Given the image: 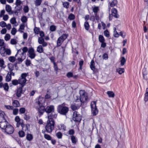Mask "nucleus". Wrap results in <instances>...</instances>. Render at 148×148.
Segmentation results:
<instances>
[{
  "label": "nucleus",
  "mask_w": 148,
  "mask_h": 148,
  "mask_svg": "<svg viewBox=\"0 0 148 148\" xmlns=\"http://www.w3.org/2000/svg\"><path fill=\"white\" fill-rule=\"evenodd\" d=\"M54 110V106L53 105L47 106L45 108V112L48 114L51 113L48 115V119H56L57 118V115L55 113Z\"/></svg>",
  "instance_id": "obj_1"
},
{
  "label": "nucleus",
  "mask_w": 148,
  "mask_h": 148,
  "mask_svg": "<svg viewBox=\"0 0 148 148\" xmlns=\"http://www.w3.org/2000/svg\"><path fill=\"white\" fill-rule=\"evenodd\" d=\"M55 121L54 119H48L47 121V124L45 126V129L47 132L49 133L52 132L54 128Z\"/></svg>",
  "instance_id": "obj_2"
},
{
  "label": "nucleus",
  "mask_w": 148,
  "mask_h": 148,
  "mask_svg": "<svg viewBox=\"0 0 148 148\" xmlns=\"http://www.w3.org/2000/svg\"><path fill=\"white\" fill-rule=\"evenodd\" d=\"M97 101H92L90 103L92 113L93 116L97 115L98 112V110L96 106Z\"/></svg>",
  "instance_id": "obj_3"
},
{
  "label": "nucleus",
  "mask_w": 148,
  "mask_h": 148,
  "mask_svg": "<svg viewBox=\"0 0 148 148\" xmlns=\"http://www.w3.org/2000/svg\"><path fill=\"white\" fill-rule=\"evenodd\" d=\"M27 76L26 73H23L18 81L16 80H12V83H25L27 81L25 77Z\"/></svg>",
  "instance_id": "obj_4"
},
{
  "label": "nucleus",
  "mask_w": 148,
  "mask_h": 148,
  "mask_svg": "<svg viewBox=\"0 0 148 148\" xmlns=\"http://www.w3.org/2000/svg\"><path fill=\"white\" fill-rule=\"evenodd\" d=\"M2 130H4V132L7 134H11L13 133L14 131V128L13 126L8 123V125H6V127L5 128H1Z\"/></svg>",
  "instance_id": "obj_5"
},
{
  "label": "nucleus",
  "mask_w": 148,
  "mask_h": 148,
  "mask_svg": "<svg viewBox=\"0 0 148 148\" xmlns=\"http://www.w3.org/2000/svg\"><path fill=\"white\" fill-rule=\"evenodd\" d=\"M73 120L75 122H80L82 120V116L76 111H75L73 114Z\"/></svg>",
  "instance_id": "obj_6"
},
{
  "label": "nucleus",
  "mask_w": 148,
  "mask_h": 148,
  "mask_svg": "<svg viewBox=\"0 0 148 148\" xmlns=\"http://www.w3.org/2000/svg\"><path fill=\"white\" fill-rule=\"evenodd\" d=\"M57 111L60 114L65 115V103L58 106Z\"/></svg>",
  "instance_id": "obj_7"
},
{
  "label": "nucleus",
  "mask_w": 148,
  "mask_h": 148,
  "mask_svg": "<svg viewBox=\"0 0 148 148\" xmlns=\"http://www.w3.org/2000/svg\"><path fill=\"white\" fill-rule=\"evenodd\" d=\"M20 86L17 88L16 96L18 97H20L21 94L23 93V88L26 84H20Z\"/></svg>",
  "instance_id": "obj_8"
},
{
  "label": "nucleus",
  "mask_w": 148,
  "mask_h": 148,
  "mask_svg": "<svg viewBox=\"0 0 148 148\" xmlns=\"http://www.w3.org/2000/svg\"><path fill=\"white\" fill-rule=\"evenodd\" d=\"M28 53L27 55L31 59L34 58L36 56L34 49L32 47L29 48L28 51Z\"/></svg>",
  "instance_id": "obj_9"
},
{
  "label": "nucleus",
  "mask_w": 148,
  "mask_h": 148,
  "mask_svg": "<svg viewBox=\"0 0 148 148\" xmlns=\"http://www.w3.org/2000/svg\"><path fill=\"white\" fill-rule=\"evenodd\" d=\"M65 36V34H63L62 36H60L58 39L57 41V46H60L61 45L62 42L64 40V37Z\"/></svg>",
  "instance_id": "obj_10"
},
{
  "label": "nucleus",
  "mask_w": 148,
  "mask_h": 148,
  "mask_svg": "<svg viewBox=\"0 0 148 148\" xmlns=\"http://www.w3.org/2000/svg\"><path fill=\"white\" fill-rule=\"evenodd\" d=\"M39 114L40 115H42L44 112H45V108L43 106L41 105L38 108Z\"/></svg>",
  "instance_id": "obj_11"
},
{
  "label": "nucleus",
  "mask_w": 148,
  "mask_h": 148,
  "mask_svg": "<svg viewBox=\"0 0 148 148\" xmlns=\"http://www.w3.org/2000/svg\"><path fill=\"white\" fill-rule=\"evenodd\" d=\"M112 15L116 18L119 17V15L117 13V10L116 8H113L112 9Z\"/></svg>",
  "instance_id": "obj_12"
},
{
  "label": "nucleus",
  "mask_w": 148,
  "mask_h": 148,
  "mask_svg": "<svg viewBox=\"0 0 148 148\" xmlns=\"http://www.w3.org/2000/svg\"><path fill=\"white\" fill-rule=\"evenodd\" d=\"M15 8L16 9V10L14 12V13L15 14L18 15V12L22 10V7L21 5L16 6Z\"/></svg>",
  "instance_id": "obj_13"
},
{
  "label": "nucleus",
  "mask_w": 148,
  "mask_h": 148,
  "mask_svg": "<svg viewBox=\"0 0 148 148\" xmlns=\"http://www.w3.org/2000/svg\"><path fill=\"white\" fill-rule=\"evenodd\" d=\"M3 87L5 90L7 91H8L9 89L8 84H0V88Z\"/></svg>",
  "instance_id": "obj_14"
},
{
  "label": "nucleus",
  "mask_w": 148,
  "mask_h": 148,
  "mask_svg": "<svg viewBox=\"0 0 148 148\" xmlns=\"http://www.w3.org/2000/svg\"><path fill=\"white\" fill-rule=\"evenodd\" d=\"M23 52H22V54L23 55V59L25 58H26V53L28 51V49L27 47H24L22 49Z\"/></svg>",
  "instance_id": "obj_15"
},
{
  "label": "nucleus",
  "mask_w": 148,
  "mask_h": 148,
  "mask_svg": "<svg viewBox=\"0 0 148 148\" xmlns=\"http://www.w3.org/2000/svg\"><path fill=\"white\" fill-rule=\"evenodd\" d=\"M70 139L72 143L74 144H75L77 141V137L74 136H70Z\"/></svg>",
  "instance_id": "obj_16"
},
{
  "label": "nucleus",
  "mask_w": 148,
  "mask_h": 148,
  "mask_svg": "<svg viewBox=\"0 0 148 148\" xmlns=\"http://www.w3.org/2000/svg\"><path fill=\"white\" fill-rule=\"evenodd\" d=\"M88 97L87 95H85L79 97V100L81 103L85 102L87 100Z\"/></svg>",
  "instance_id": "obj_17"
},
{
  "label": "nucleus",
  "mask_w": 148,
  "mask_h": 148,
  "mask_svg": "<svg viewBox=\"0 0 148 148\" xmlns=\"http://www.w3.org/2000/svg\"><path fill=\"white\" fill-rule=\"evenodd\" d=\"M12 105L15 108L19 107L20 106V103L17 100H14L12 103Z\"/></svg>",
  "instance_id": "obj_18"
},
{
  "label": "nucleus",
  "mask_w": 148,
  "mask_h": 148,
  "mask_svg": "<svg viewBox=\"0 0 148 148\" xmlns=\"http://www.w3.org/2000/svg\"><path fill=\"white\" fill-rule=\"evenodd\" d=\"M33 138V135L31 134L27 133L26 135V139L29 141H31L32 140Z\"/></svg>",
  "instance_id": "obj_19"
},
{
  "label": "nucleus",
  "mask_w": 148,
  "mask_h": 148,
  "mask_svg": "<svg viewBox=\"0 0 148 148\" xmlns=\"http://www.w3.org/2000/svg\"><path fill=\"white\" fill-rule=\"evenodd\" d=\"M18 134L20 137L23 138L25 136V134L24 130H21L18 131Z\"/></svg>",
  "instance_id": "obj_20"
},
{
  "label": "nucleus",
  "mask_w": 148,
  "mask_h": 148,
  "mask_svg": "<svg viewBox=\"0 0 148 148\" xmlns=\"http://www.w3.org/2000/svg\"><path fill=\"white\" fill-rule=\"evenodd\" d=\"M146 91L144 98V100L145 102L148 101V87L146 89Z\"/></svg>",
  "instance_id": "obj_21"
},
{
  "label": "nucleus",
  "mask_w": 148,
  "mask_h": 148,
  "mask_svg": "<svg viewBox=\"0 0 148 148\" xmlns=\"http://www.w3.org/2000/svg\"><path fill=\"white\" fill-rule=\"evenodd\" d=\"M8 123H6V122L3 121L2 123H0V124H1V126L0 128L1 129V128L3 129L5 128V127H6V125L7 124V125H8Z\"/></svg>",
  "instance_id": "obj_22"
},
{
  "label": "nucleus",
  "mask_w": 148,
  "mask_h": 148,
  "mask_svg": "<svg viewBox=\"0 0 148 148\" xmlns=\"http://www.w3.org/2000/svg\"><path fill=\"white\" fill-rule=\"evenodd\" d=\"M107 93L110 97L113 98L115 96L114 93L112 91H108L107 92Z\"/></svg>",
  "instance_id": "obj_23"
},
{
  "label": "nucleus",
  "mask_w": 148,
  "mask_h": 148,
  "mask_svg": "<svg viewBox=\"0 0 148 148\" xmlns=\"http://www.w3.org/2000/svg\"><path fill=\"white\" fill-rule=\"evenodd\" d=\"M90 67L92 70L93 71L95 70V62L93 60H92L90 62Z\"/></svg>",
  "instance_id": "obj_24"
},
{
  "label": "nucleus",
  "mask_w": 148,
  "mask_h": 148,
  "mask_svg": "<svg viewBox=\"0 0 148 148\" xmlns=\"http://www.w3.org/2000/svg\"><path fill=\"white\" fill-rule=\"evenodd\" d=\"M23 55L22 54V53L20 54V56L17 58L18 61L20 63L22 62V61L25 58L23 59Z\"/></svg>",
  "instance_id": "obj_25"
},
{
  "label": "nucleus",
  "mask_w": 148,
  "mask_h": 148,
  "mask_svg": "<svg viewBox=\"0 0 148 148\" xmlns=\"http://www.w3.org/2000/svg\"><path fill=\"white\" fill-rule=\"evenodd\" d=\"M37 51L39 53H42L43 51L42 45H40L37 48Z\"/></svg>",
  "instance_id": "obj_26"
},
{
  "label": "nucleus",
  "mask_w": 148,
  "mask_h": 148,
  "mask_svg": "<svg viewBox=\"0 0 148 148\" xmlns=\"http://www.w3.org/2000/svg\"><path fill=\"white\" fill-rule=\"evenodd\" d=\"M0 67L2 69H4L5 67V65L4 64V61L3 59L0 60Z\"/></svg>",
  "instance_id": "obj_27"
},
{
  "label": "nucleus",
  "mask_w": 148,
  "mask_h": 148,
  "mask_svg": "<svg viewBox=\"0 0 148 148\" xmlns=\"http://www.w3.org/2000/svg\"><path fill=\"white\" fill-rule=\"evenodd\" d=\"M116 71L120 74H121L124 71V69L123 68H118L116 69Z\"/></svg>",
  "instance_id": "obj_28"
},
{
  "label": "nucleus",
  "mask_w": 148,
  "mask_h": 148,
  "mask_svg": "<svg viewBox=\"0 0 148 148\" xmlns=\"http://www.w3.org/2000/svg\"><path fill=\"white\" fill-rule=\"evenodd\" d=\"M11 79V76L10 74L8 73L5 77V81L6 82H9Z\"/></svg>",
  "instance_id": "obj_29"
},
{
  "label": "nucleus",
  "mask_w": 148,
  "mask_h": 148,
  "mask_svg": "<svg viewBox=\"0 0 148 148\" xmlns=\"http://www.w3.org/2000/svg\"><path fill=\"white\" fill-rule=\"evenodd\" d=\"M126 61V59L124 57H121V59L120 61L121 65V66H123L124 65Z\"/></svg>",
  "instance_id": "obj_30"
},
{
  "label": "nucleus",
  "mask_w": 148,
  "mask_h": 148,
  "mask_svg": "<svg viewBox=\"0 0 148 148\" xmlns=\"http://www.w3.org/2000/svg\"><path fill=\"white\" fill-rule=\"evenodd\" d=\"M75 131L74 129H71L69 130L68 132L67 133L69 134L71 136H74L73 135L75 134Z\"/></svg>",
  "instance_id": "obj_31"
},
{
  "label": "nucleus",
  "mask_w": 148,
  "mask_h": 148,
  "mask_svg": "<svg viewBox=\"0 0 148 148\" xmlns=\"http://www.w3.org/2000/svg\"><path fill=\"white\" fill-rule=\"evenodd\" d=\"M117 1L116 0H113L110 3V5L111 7H113L117 4Z\"/></svg>",
  "instance_id": "obj_32"
},
{
  "label": "nucleus",
  "mask_w": 148,
  "mask_h": 148,
  "mask_svg": "<svg viewBox=\"0 0 148 148\" xmlns=\"http://www.w3.org/2000/svg\"><path fill=\"white\" fill-rule=\"evenodd\" d=\"M5 10L8 12H10L12 10L11 7L9 5L5 6Z\"/></svg>",
  "instance_id": "obj_33"
},
{
  "label": "nucleus",
  "mask_w": 148,
  "mask_h": 148,
  "mask_svg": "<svg viewBox=\"0 0 148 148\" xmlns=\"http://www.w3.org/2000/svg\"><path fill=\"white\" fill-rule=\"evenodd\" d=\"M44 137L45 139L48 140H51L52 139V137L51 136L48 134H44Z\"/></svg>",
  "instance_id": "obj_34"
},
{
  "label": "nucleus",
  "mask_w": 148,
  "mask_h": 148,
  "mask_svg": "<svg viewBox=\"0 0 148 148\" xmlns=\"http://www.w3.org/2000/svg\"><path fill=\"white\" fill-rule=\"evenodd\" d=\"M75 17V15L71 13L69 15L68 17V19L70 20H72L74 19Z\"/></svg>",
  "instance_id": "obj_35"
},
{
  "label": "nucleus",
  "mask_w": 148,
  "mask_h": 148,
  "mask_svg": "<svg viewBox=\"0 0 148 148\" xmlns=\"http://www.w3.org/2000/svg\"><path fill=\"white\" fill-rule=\"evenodd\" d=\"M99 40L100 42H103L105 41V39L103 36L101 35H99Z\"/></svg>",
  "instance_id": "obj_36"
},
{
  "label": "nucleus",
  "mask_w": 148,
  "mask_h": 148,
  "mask_svg": "<svg viewBox=\"0 0 148 148\" xmlns=\"http://www.w3.org/2000/svg\"><path fill=\"white\" fill-rule=\"evenodd\" d=\"M21 21L23 23H25L27 22V19L26 16H23L21 19Z\"/></svg>",
  "instance_id": "obj_37"
},
{
  "label": "nucleus",
  "mask_w": 148,
  "mask_h": 148,
  "mask_svg": "<svg viewBox=\"0 0 148 148\" xmlns=\"http://www.w3.org/2000/svg\"><path fill=\"white\" fill-rule=\"evenodd\" d=\"M8 68L10 71H12L14 69V66L12 63H9L8 65Z\"/></svg>",
  "instance_id": "obj_38"
},
{
  "label": "nucleus",
  "mask_w": 148,
  "mask_h": 148,
  "mask_svg": "<svg viewBox=\"0 0 148 148\" xmlns=\"http://www.w3.org/2000/svg\"><path fill=\"white\" fill-rule=\"evenodd\" d=\"M19 111L20 114H23L25 112L26 109L25 108L22 107L20 108Z\"/></svg>",
  "instance_id": "obj_39"
},
{
  "label": "nucleus",
  "mask_w": 148,
  "mask_h": 148,
  "mask_svg": "<svg viewBox=\"0 0 148 148\" xmlns=\"http://www.w3.org/2000/svg\"><path fill=\"white\" fill-rule=\"evenodd\" d=\"M4 50H5L4 52H5L6 54L8 55H10L11 53V51L10 49L4 48Z\"/></svg>",
  "instance_id": "obj_40"
},
{
  "label": "nucleus",
  "mask_w": 148,
  "mask_h": 148,
  "mask_svg": "<svg viewBox=\"0 0 148 148\" xmlns=\"http://www.w3.org/2000/svg\"><path fill=\"white\" fill-rule=\"evenodd\" d=\"M42 2V0H36L35 1V5L36 6L40 5Z\"/></svg>",
  "instance_id": "obj_41"
},
{
  "label": "nucleus",
  "mask_w": 148,
  "mask_h": 148,
  "mask_svg": "<svg viewBox=\"0 0 148 148\" xmlns=\"http://www.w3.org/2000/svg\"><path fill=\"white\" fill-rule=\"evenodd\" d=\"M34 33L37 34H38L40 32V29L39 28L35 27L34 29Z\"/></svg>",
  "instance_id": "obj_42"
},
{
  "label": "nucleus",
  "mask_w": 148,
  "mask_h": 148,
  "mask_svg": "<svg viewBox=\"0 0 148 148\" xmlns=\"http://www.w3.org/2000/svg\"><path fill=\"white\" fill-rule=\"evenodd\" d=\"M84 26L85 27V29L88 30L89 29V25L87 21H86L84 24Z\"/></svg>",
  "instance_id": "obj_43"
},
{
  "label": "nucleus",
  "mask_w": 148,
  "mask_h": 148,
  "mask_svg": "<svg viewBox=\"0 0 148 148\" xmlns=\"http://www.w3.org/2000/svg\"><path fill=\"white\" fill-rule=\"evenodd\" d=\"M25 27V26L23 24H21L20 26V27L19 29V32H20L21 33L23 32V31H22L20 29L24 30V29Z\"/></svg>",
  "instance_id": "obj_44"
},
{
  "label": "nucleus",
  "mask_w": 148,
  "mask_h": 148,
  "mask_svg": "<svg viewBox=\"0 0 148 148\" xmlns=\"http://www.w3.org/2000/svg\"><path fill=\"white\" fill-rule=\"evenodd\" d=\"M44 40L43 38L39 37L38 38V42L39 44H42L44 42Z\"/></svg>",
  "instance_id": "obj_45"
},
{
  "label": "nucleus",
  "mask_w": 148,
  "mask_h": 148,
  "mask_svg": "<svg viewBox=\"0 0 148 148\" xmlns=\"http://www.w3.org/2000/svg\"><path fill=\"white\" fill-rule=\"evenodd\" d=\"M13 114L14 115H17L18 112V109L17 108L13 109Z\"/></svg>",
  "instance_id": "obj_46"
},
{
  "label": "nucleus",
  "mask_w": 148,
  "mask_h": 148,
  "mask_svg": "<svg viewBox=\"0 0 148 148\" xmlns=\"http://www.w3.org/2000/svg\"><path fill=\"white\" fill-rule=\"evenodd\" d=\"M56 135L58 138L60 139L62 138V135L61 132H58L56 134Z\"/></svg>",
  "instance_id": "obj_47"
},
{
  "label": "nucleus",
  "mask_w": 148,
  "mask_h": 148,
  "mask_svg": "<svg viewBox=\"0 0 148 148\" xmlns=\"http://www.w3.org/2000/svg\"><path fill=\"white\" fill-rule=\"evenodd\" d=\"M80 96V97L82 96L86 95L84 90H81L79 92Z\"/></svg>",
  "instance_id": "obj_48"
},
{
  "label": "nucleus",
  "mask_w": 148,
  "mask_h": 148,
  "mask_svg": "<svg viewBox=\"0 0 148 148\" xmlns=\"http://www.w3.org/2000/svg\"><path fill=\"white\" fill-rule=\"evenodd\" d=\"M9 60L11 62H14L16 59L15 58L14 56H10L8 58Z\"/></svg>",
  "instance_id": "obj_49"
},
{
  "label": "nucleus",
  "mask_w": 148,
  "mask_h": 148,
  "mask_svg": "<svg viewBox=\"0 0 148 148\" xmlns=\"http://www.w3.org/2000/svg\"><path fill=\"white\" fill-rule=\"evenodd\" d=\"M14 139L17 142L18 144L20 145H21V142L20 141V139L17 137H13Z\"/></svg>",
  "instance_id": "obj_50"
},
{
  "label": "nucleus",
  "mask_w": 148,
  "mask_h": 148,
  "mask_svg": "<svg viewBox=\"0 0 148 148\" xmlns=\"http://www.w3.org/2000/svg\"><path fill=\"white\" fill-rule=\"evenodd\" d=\"M50 30L52 32H53L56 30V26L54 25H52L50 27Z\"/></svg>",
  "instance_id": "obj_51"
},
{
  "label": "nucleus",
  "mask_w": 148,
  "mask_h": 148,
  "mask_svg": "<svg viewBox=\"0 0 148 148\" xmlns=\"http://www.w3.org/2000/svg\"><path fill=\"white\" fill-rule=\"evenodd\" d=\"M5 107L7 109L9 110H12L14 108L12 106L9 105H5Z\"/></svg>",
  "instance_id": "obj_52"
},
{
  "label": "nucleus",
  "mask_w": 148,
  "mask_h": 148,
  "mask_svg": "<svg viewBox=\"0 0 148 148\" xmlns=\"http://www.w3.org/2000/svg\"><path fill=\"white\" fill-rule=\"evenodd\" d=\"M7 25L5 22L3 21H1L0 23V26L2 27H5Z\"/></svg>",
  "instance_id": "obj_53"
},
{
  "label": "nucleus",
  "mask_w": 148,
  "mask_h": 148,
  "mask_svg": "<svg viewBox=\"0 0 148 148\" xmlns=\"http://www.w3.org/2000/svg\"><path fill=\"white\" fill-rule=\"evenodd\" d=\"M10 22L12 24H15L16 22V18L14 17L12 18L10 20Z\"/></svg>",
  "instance_id": "obj_54"
},
{
  "label": "nucleus",
  "mask_w": 148,
  "mask_h": 148,
  "mask_svg": "<svg viewBox=\"0 0 148 148\" xmlns=\"http://www.w3.org/2000/svg\"><path fill=\"white\" fill-rule=\"evenodd\" d=\"M10 34H6L5 36V39L6 41H8L10 40Z\"/></svg>",
  "instance_id": "obj_55"
},
{
  "label": "nucleus",
  "mask_w": 148,
  "mask_h": 148,
  "mask_svg": "<svg viewBox=\"0 0 148 148\" xmlns=\"http://www.w3.org/2000/svg\"><path fill=\"white\" fill-rule=\"evenodd\" d=\"M104 35L107 37H108L110 36L109 32L107 29H106L104 32Z\"/></svg>",
  "instance_id": "obj_56"
},
{
  "label": "nucleus",
  "mask_w": 148,
  "mask_h": 148,
  "mask_svg": "<svg viewBox=\"0 0 148 148\" xmlns=\"http://www.w3.org/2000/svg\"><path fill=\"white\" fill-rule=\"evenodd\" d=\"M22 3V2L20 0H16L15 4L16 6H20L21 5V4Z\"/></svg>",
  "instance_id": "obj_57"
},
{
  "label": "nucleus",
  "mask_w": 148,
  "mask_h": 148,
  "mask_svg": "<svg viewBox=\"0 0 148 148\" xmlns=\"http://www.w3.org/2000/svg\"><path fill=\"white\" fill-rule=\"evenodd\" d=\"M71 108L73 111H75L77 109V107L74 104H72L71 105Z\"/></svg>",
  "instance_id": "obj_58"
},
{
  "label": "nucleus",
  "mask_w": 148,
  "mask_h": 148,
  "mask_svg": "<svg viewBox=\"0 0 148 148\" xmlns=\"http://www.w3.org/2000/svg\"><path fill=\"white\" fill-rule=\"evenodd\" d=\"M17 32L16 29L14 28H13L11 31V33L13 35H14Z\"/></svg>",
  "instance_id": "obj_59"
},
{
  "label": "nucleus",
  "mask_w": 148,
  "mask_h": 148,
  "mask_svg": "<svg viewBox=\"0 0 148 148\" xmlns=\"http://www.w3.org/2000/svg\"><path fill=\"white\" fill-rule=\"evenodd\" d=\"M24 118L25 120L26 121H27L30 119L31 117L29 115H27L26 114L25 115Z\"/></svg>",
  "instance_id": "obj_60"
},
{
  "label": "nucleus",
  "mask_w": 148,
  "mask_h": 148,
  "mask_svg": "<svg viewBox=\"0 0 148 148\" xmlns=\"http://www.w3.org/2000/svg\"><path fill=\"white\" fill-rule=\"evenodd\" d=\"M99 10L98 7H95L93 9V11L95 14L97 13Z\"/></svg>",
  "instance_id": "obj_61"
},
{
  "label": "nucleus",
  "mask_w": 148,
  "mask_h": 148,
  "mask_svg": "<svg viewBox=\"0 0 148 148\" xmlns=\"http://www.w3.org/2000/svg\"><path fill=\"white\" fill-rule=\"evenodd\" d=\"M23 10L25 13H27L28 12L29 10V8L27 6H24L23 8Z\"/></svg>",
  "instance_id": "obj_62"
},
{
  "label": "nucleus",
  "mask_w": 148,
  "mask_h": 148,
  "mask_svg": "<svg viewBox=\"0 0 148 148\" xmlns=\"http://www.w3.org/2000/svg\"><path fill=\"white\" fill-rule=\"evenodd\" d=\"M14 120L16 122H19L20 121H22V120H21L18 116H16Z\"/></svg>",
  "instance_id": "obj_63"
},
{
  "label": "nucleus",
  "mask_w": 148,
  "mask_h": 148,
  "mask_svg": "<svg viewBox=\"0 0 148 148\" xmlns=\"http://www.w3.org/2000/svg\"><path fill=\"white\" fill-rule=\"evenodd\" d=\"M10 43L12 45H16L17 43V42L15 39H12L11 40Z\"/></svg>",
  "instance_id": "obj_64"
}]
</instances>
